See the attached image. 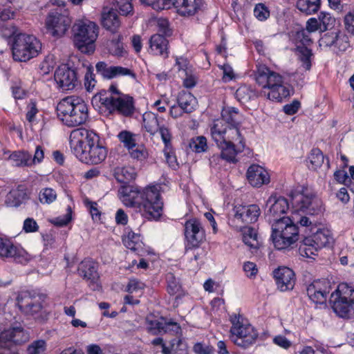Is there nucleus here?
Masks as SVG:
<instances>
[{"mask_svg": "<svg viewBox=\"0 0 354 354\" xmlns=\"http://www.w3.org/2000/svg\"><path fill=\"white\" fill-rule=\"evenodd\" d=\"M241 115L239 109L227 106L221 111V118L214 121L210 127L212 140L221 149V157L229 162H236V156L245 147L239 127Z\"/></svg>", "mask_w": 354, "mask_h": 354, "instance_id": "1", "label": "nucleus"}, {"mask_svg": "<svg viewBox=\"0 0 354 354\" xmlns=\"http://www.w3.org/2000/svg\"><path fill=\"white\" fill-rule=\"evenodd\" d=\"M160 188L159 185L145 188L123 185L119 189L120 198L125 206L136 208L148 220H157L163 207Z\"/></svg>", "mask_w": 354, "mask_h": 354, "instance_id": "2", "label": "nucleus"}, {"mask_svg": "<svg viewBox=\"0 0 354 354\" xmlns=\"http://www.w3.org/2000/svg\"><path fill=\"white\" fill-rule=\"evenodd\" d=\"M72 153L82 162L97 165L106 158L107 150L100 143L99 136L84 128L73 130L70 134Z\"/></svg>", "mask_w": 354, "mask_h": 354, "instance_id": "3", "label": "nucleus"}, {"mask_svg": "<svg viewBox=\"0 0 354 354\" xmlns=\"http://www.w3.org/2000/svg\"><path fill=\"white\" fill-rule=\"evenodd\" d=\"M255 79L262 86L261 96L272 101L281 102L290 95L289 89L283 84V77L265 65L257 67Z\"/></svg>", "mask_w": 354, "mask_h": 354, "instance_id": "4", "label": "nucleus"}, {"mask_svg": "<svg viewBox=\"0 0 354 354\" xmlns=\"http://www.w3.org/2000/svg\"><path fill=\"white\" fill-rule=\"evenodd\" d=\"M57 116L68 127L86 123L88 119V108L84 100L75 95L63 98L57 105Z\"/></svg>", "mask_w": 354, "mask_h": 354, "instance_id": "5", "label": "nucleus"}, {"mask_svg": "<svg viewBox=\"0 0 354 354\" xmlns=\"http://www.w3.org/2000/svg\"><path fill=\"white\" fill-rule=\"evenodd\" d=\"M271 239L276 249H286L298 240V227L288 216L279 218L272 224Z\"/></svg>", "mask_w": 354, "mask_h": 354, "instance_id": "6", "label": "nucleus"}, {"mask_svg": "<svg viewBox=\"0 0 354 354\" xmlns=\"http://www.w3.org/2000/svg\"><path fill=\"white\" fill-rule=\"evenodd\" d=\"M41 41L32 35L19 33L13 39L12 52L14 60L28 62L41 51Z\"/></svg>", "mask_w": 354, "mask_h": 354, "instance_id": "7", "label": "nucleus"}, {"mask_svg": "<svg viewBox=\"0 0 354 354\" xmlns=\"http://www.w3.org/2000/svg\"><path fill=\"white\" fill-rule=\"evenodd\" d=\"M230 339L234 344L247 348L255 343L258 333L243 316L234 314L230 317Z\"/></svg>", "mask_w": 354, "mask_h": 354, "instance_id": "8", "label": "nucleus"}, {"mask_svg": "<svg viewBox=\"0 0 354 354\" xmlns=\"http://www.w3.org/2000/svg\"><path fill=\"white\" fill-rule=\"evenodd\" d=\"M74 44L84 53H91L95 50L94 42L98 35V26L95 23L86 20L76 22L73 27Z\"/></svg>", "mask_w": 354, "mask_h": 354, "instance_id": "9", "label": "nucleus"}, {"mask_svg": "<svg viewBox=\"0 0 354 354\" xmlns=\"http://www.w3.org/2000/svg\"><path fill=\"white\" fill-rule=\"evenodd\" d=\"M93 100H98L109 110V113L116 112L125 117H129L134 113L133 98L129 95L108 96L106 92L102 91L96 94Z\"/></svg>", "mask_w": 354, "mask_h": 354, "instance_id": "10", "label": "nucleus"}, {"mask_svg": "<svg viewBox=\"0 0 354 354\" xmlns=\"http://www.w3.org/2000/svg\"><path fill=\"white\" fill-rule=\"evenodd\" d=\"M46 295L35 292H22L17 297V305L19 310L26 315L35 318L43 317Z\"/></svg>", "mask_w": 354, "mask_h": 354, "instance_id": "11", "label": "nucleus"}, {"mask_svg": "<svg viewBox=\"0 0 354 354\" xmlns=\"http://www.w3.org/2000/svg\"><path fill=\"white\" fill-rule=\"evenodd\" d=\"M260 214L257 205L235 206L229 215L228 224L236 230H242L243 225L256 222Z\"/></svg>", "mask_w": 354, "mask_h": 354, "instance_id": "12", "label": "nucleus"}, {"mask_svg": "<svg viewBox=\"0 0 354 354\" xmlns=\"http://www.w3.org/2000/svg\"><path fill=\"white\" fill-rule=\"evenodd\" d=\"M292 200L297 209L306 214L315 215L322 213L324 210L321 198L308 190L296 194Z\"/></svg>", "mask_w": 354, "mask_h": 354, "instance_id": "13", "label": "nucleus"}, {"mask_svg": "<svg viewBox=\"0 0 354 354\" xmlns=\"http://www.w3.org/2000/svg\"><path fill=\"white\" fill-rule=\"evenodd\" d=\"M70 18L58 11V9L50 12L46 19L47 32L50 35L59 37L63 36L71 25Z\"/></svg>", "mask_w": 354, "mask_h": 354, "instance_id": "14", "label": "nucleus"}, {"mask_svg": "<svg viewBox=\"0 0 354 354\" xmlns=\"http://www.w3.org/2000/svg\"><path fill=\"white\" fill-rule=\"evenodd\" d=\"M185 236L187 241L186 252L193 248L198 247L200 243L205 239V231L198 219L192 218L185 222Z\"/></svg>", "mask_w": 354, "mask_h": 354, "instance_id": "15", "label": "nucleus"}, {"mask_svg": "<svg viewBox=\"0 0 354 354\" xmlns=\"http://www.w3.org/2000/svg\"><path fill=\"white\" fill-rule=\"evenodd\" d=\"M0 257L13 259L15 261L19 263H26L30 259V255L24 248L13 244L8 239H3L1 237Z\"/></svg>", "mask_w": 354, "mask_h": 354, "instance_id": "16", "label": "nucleus"}, {"mask_svg": "<svg viewBox=\"0 0 354 354\" xmlns=\"http://www.w3.org/2000/svg\"><path fill=\"white\" fill-rule=\"evenodd\" d=\"M55 81L62 91H71L78 84L77 73L66 65L59 66L55 72Z\"/></svg>", "mask_w": 354, "mask_h": 354, "instance_id": "17", "label": "nucleus"}, {"mask_svg": "<svg viewBox=\"0 0 354 354\" xmlns=\"http://www.w3.org/2000/svg\"><path fill=\"white\" fill-rule=\"evenodd\" d=\"M266 216L270 223L277 222L289 209L288 200L284 197L271 196L266 203Z\"/></svg>", "mask_w": 354, "mask_h": 354, "instance_id": "18", "label": "nucleus"}, {"mask_svg": "<svg viewBox=\"0 0 354 354\" xmlns=\"http://www.w3.org/2000/svg\"><path fill=\"white\" fill-rule=\"evenodd\" d=\"M331 290L330 282L326 279L313 281L306 288L308 297L314 303L324 304Z\"/></svg>", "mask_w": 354, "mask_h": 354, "instance_id": "19", "label": "nucleus"}, {"mask_svg": "<svg viewBox=\"0 0 354 354\" xmlns=\"http://www.w3.org/2000/svg\"><path fill=\"white\" fill-rule=\"evenodd\" d=\"M177 13L182 17H192L204 8L203 0H174Z\"/></svg>", "mask_w": 354, "mask_h": 354, "instance_id": "20", "label": "nucleus"}, {"mask_svg": "<svg viewBox=\"0 0 354 354\" xmlns=\"http://www.w3.org/2000/svg\"><path fill=\"white\" fill-rule=\"evenodd\" d=\"M274 277L281 291L292 290L295 283V273L289 268L281 267L274 271Z\"/></svg>", "mask_w": 354, "mask_h": 354, "instance_id": "21", "label": "nucleus"}, {"mask_svg": "<svg viewBox=\"0 0 354 354\" xmlns=\"http://www.w3.org/2000/svg\"><path fill=\"white\" fill-rule=\"evenodd\" d=\"M79 274L84 279L91 281V288L93 290H97L99 286L97 281L99 278L97 272V264L91 260H84L81 262L78 268Z\"/></svg>", "mask_w": 354, "mask_h": 354, "instance_id": "22", "label": "nucleus"}, {"mask_svg": "<svg viewBox=\"0 0 354 354\" xmlns=\"http://www.w3.org/2000/svg\"><path fill=\"white\" fill-rule=\"evenodd\" d=\"M247 178L250 184L259 187L270 182V177L267 171L258 165H252L247 171Z\"/></svg>", "mask_w": 354, "mask_h": 354, "instance_id": "23", "label": "nucleus"}, {"mask_svg": "<svg viewBox=\"0 0 354 354\" xmlns=\"http://www.w3.org/2000/svg\"><path fill=\"white\" fill-rule=\"evenodd\" d=\"M149 53L154 55L168 57V40L162 34L152 35L149 41Z\"/></svg>", "mask_w": 354, "mask_h": 354, "instance_id": "24", "label": "nucleus"}, {"mask_svg": "<svg viewBox=\"0 0 354 354\" xmlns=\"http://www.w3.org/2000/svg\"><path fill=\"white\" fill-rule=\"evenodd\" d=\"M27 199V187L24 185H19L9 192L6 196V203L10 207H19Z\"/></svg>", "mask_w": 354, "mask_h": 354, "instance_id": "25", "label": "nucleus"}, {"mask_svg": "<svg viewBox=\"0 0 354 354\" xmlns=\"http://www.w3.org/2000/svg\"><path fill=\"white\" fill-rule=\"evenodd\" d=\"M2 340L21 344L28 339V334L21 326L12 327L5 330L0 335Z\"/></svg>", "mask_w": 354, "mask_h": 354, "instance_id": "26", "label": "nucleus"}, {"mask_svg": "<svg viewBox=\"0 0 354 354\" xmlns=\"http://www.w3.org/2000/svg\"><path fill=\"white\" fill-rule=\"evenodd\" d=\"M122 242L124 246L141 256L143 252V243L140 241V235L131 231H128L123 237Z\"/></svg>", "mask_w": 354, "mask_h": 354, "instance_id": "27", "label": "nucleus"}, {"mask_svg": "<svg viewBox=\"0 0 354 354\" xmlns=\"http://www.w3.org/2000/svg\"><path fill=\"white\" fill-rule=\"evenodd\" d=\"M344 41L342 46H339L340 50H345L349 46L348 39L344 35H339L336 32L325 34L320 39V45L325 46H338L339 41Z\"/></svg>", "mask_w": 354, "mask_h": 354, "instance_id": "28", "label": "nucleus"}, {"mask_svg": "<svg viewBox=\"0 0 354 354\" xmlns=\"http://www.w3.org/2000/svg\"><path fill=\"white\" fill-rule=\"evenodd\" d=\"M310 238L313 239L314 243L317 245L315 247L319 249L330 246L334 242L332 232L326 228L318 230Z\"/></svg>", "mask_w": 354, "mask_h": 354, "instance_id": "29", "label": "nucleus"}, {"mask_svg": "<svg viewBox=\"0 0 354 354\" xmlns=\"http://www.w3.org/2000/svg\"><path fill=\"white\" fill-rule=\"evenodd\" d=\"M330 302L335 313L341 317H347L351 310L353 308L354 302L343 300L342 298L330 297Z\"/></svg>", "mask_w": 354, "mask_h": 354, "instance_id": "30", "label": "nucleus"}, {"mask_svg": "<svg viewBox=\"0 0 354 354\" xmlns=\"http://www.w3.org/2000/svg\"><path fill=\"white\" fill-rule=\"evenodd\" d=\"M102 24L104 28L113 33L117 32L120 26V21L113 10L104 12L102 16Z\"/></svg>", "mask_w": 354, "mask_h": 354, "instance_id": "31", "label": "nucleus"}, {"mask_svg": "<svg viewBox=\"0 0 354 354\" xmlns=\"http://www.w3.org/2000/svg\"><path fill=\"white\" fill-rule=\"evenodd\" d=\"M178 104L184 113H192L196 106V97L188 91H181L178 96Z\"/></svg>", "mask_w": 354, "mask_h": 354, "instance_id": "32", "label": "nucleus"}, {"mask_svg": "<svg viewBox=\"0 0 354 354\" xmlns=\"http://www.w3.org/2000/svg\"><path fill=\"white\" fill-rule=\"evenodd\" d=\"M158 131H159L162 140L165 144V148L163 151L167 159V161L168 162H171L172 159H174L175 157L173 156L172 153V147L171 143V132L169 129L167 127H165L164 125H161Z\"/></svg>", "mask_w": 354, "mask_h": 354, "instance_id": "33", "label": "nucleus"}, {"mask_svg": "<svg viewBox=\"0 0 354 354\" xmlns=\"http://www.w3.org/2000/svg\"><path fill=\"white\" fill-rule=\"evenodd\" d=\"M143 126L151 136H154L160 127V122L156 114L152 112H145L143 115Z\"/></svg>", "mask_w": 354, "mask_h": 354, "instance_id": "34", "label": "nucleus"}, {"mask_svg": "<svg viewBox=\"0 0 354 354\" xmlns=\"http://www.w3.org/2000/svg\"><path fill=\"white\" fill-rule=\"evenodd\" d=\"M241 230L243 231V241L244 243L250 248L257 249L260 242L256 230L251 227L243 226Z\"/></svg>", "mask_w": 354, "mask_h": 354, "instance_id": "35", "label": "nucleus"}, {"mask_svg": "<svg viewBox=\"0 0 354 354\" xmlns=\"http://www.w3.org/2000/svg\"><path fill=\"white\" fill-rule=\"evenodd\" d=\"M296 6L301 12L312 15L319 10L321 0H298Z\"/></svg>", "mask_w": 354, "mask_h": 354, "instance_id": "36", "label": "nucleus"}, {"mask_svg": "<svg viewBox=\"0 0 354 354\" xmlns=\"http://www.w3.org/2000/svg\"><path fill=\"white\" fill-rule=\"evenodd\" d=\"M136 176L135 169L131 167H118L115 171V177L121 183L127 184L135 179Z\"/></svg>", "mask_w": 354, "mask_h": 354, "instance_id": "37", "label": "nucleus"}, {"mask_svg": "<svg viewBox=\"0 0 354 354\" xmlns=\"http://www.w3.org/2000/svg\"><path fill=\"white\" fill-rule=\"evenodd\" d=\"M332 298L337 299L338 297L350 302H354V289L347 283H341L338 286L337 290L331 294Z\"/></svg>", "mask_w": 354, "mask_h": 354, "instance_id": "38", "label": "nucleus"}, {"mask_svg": "<svg viewBox=\"0 0 354 354\" xmlns=\"http://www.w3.org/2000/svg\"><path fill=\"white\" fill-rule=\"evenodd\" d=\"M235 97L242 104H245L257 97L255 91L248 85H241L235 93Z\"/></svg>", "mask_w": 354, "mask_h": 354, "instance_id": "39", "label": "nucleus"}, {"mask_svg": "<svg viewBox=\"0 0 354 354\" xmlns=\"http://www.w3.org/2000/svg\"><path fill=\"white\" fill-rule=\"evenodd\" d=\"M297 51L298 53V59L301 64V67L305 71H310L312 65V57L313 56L312 50L307 46H298L297 47Z\"/></svg>", "mask_w": 354, "mask_h": 354, "instance_id": "40", "label": "nucleus"}, {"mask_svg": "<svg viewBox=\"0 0 354 354\" xmlns=\"http://www.w3.org/2000/svg\"><path fill=\"white\" fill-rule=\"evenodd\" d=\"M123 37L120 34H116L113 36L108 44V48L110 53L113 55L122 57L125 53L122 43Z\"/></svg>", "mask_w": 354, "mask_h": 354, "instance_id": "41", "label": "nucleus"}, {"mask_svg": "<svg viewBox=\"0 0 354 354\" xmlns=\"http://www.w3.org/2000/svg\"><path fill=\"white\" fill-rule=\"evenodd\" d=\"M314 243L313 239L310 236L306 237L299 248V252L301 256L311 258L313 255H316L319 250Z\"/></svg>", "mask_w": 354, "mask_h": 354, "instance_id": "42", "label": "nucleus"}, {"mask_svg": "<svg viewBox=\"0 0 354 354\" xmlns=\"http://www.w3.org/2000/svg\"><path fill=\"white\" fill-rule=\"evenodd\" d=\"M308 167L313 170L321 167L324 162V156L322 151L317 148L313 149L308 157Z\"/></svg>", "mask_w": 354, "mask_h": 354, "instance_id": "43", "label": "nucleus"}, {"mask_svg": "<svg viewBox=\"0 0 354 354\" xmlns=\"http://www.w3.org/2000/svg\"><path fill=\"white\" fill-rule=\"evenodd\" d=\"M189 147L193 152H205L208 149L207 139L203 136L194 137L190 139Z\"/></svg>", "mask_w": 354, "mask_h": 354, "instance_id": "44", "label": "nucleus"}, {"mask_svg": "<svg viewBox=\"0 0 354 354\" xmlns=\"http://www.w3.org/2000/svg\"><path fill=\"white\" fill-rule=\"evenodd\" d=\"M47 349V343L44 339H36L29 344L26 348L27 354H44Z\"/></svg>", "mask_w": 354, "mask_h": 354, "instance_id": "45", "label": "nucleus"}, {"mask_svg": "<svg viewBox=\"0 0 354 354\" xmlns=\"http://www.w3.org/2000/svg\"><path fill=\"white\" fill-rule=\"evenodd\" d=\"M318 19L321 26V31L324 32L331 29L335 24V19L328 12H321Z\"/></svg>", "mask_w": 354, "mask_h": 354, "instance_id": "46", "label": "nucleus"}, {"mask_svg": "<svg viewBox=\"0 0 354 354\" xmlns=\"http://www.w3.org/2000/svg\"><path fill=\"white\" fill-rule=\"evenodd\" d=\"M120 141L129 151L136 147L135 135L129 131H123L118 134Z\"/></svg>", "mask_w": 354, "mask_h": 354, "instance_id": "47", "label": "nucleus"}, {"mask_svg": "<svg viewBox=\"0 0 354 354\" xmlns=\"http://www.w3.org/2000/svg\"><path fill=\"white\" fill-rule=\"evenodd\" d=\"M56 198V192L52 188H44L39 193V200L41 203L50 204Z\"/></svg>", "mask_w": 354, "mask_h": 354, "instance_id": "48", "label": "nucleus"}, {"mask_svg": "<svg viewBox=\"0 0 354 354\" xmlns=\"http://www.w3.org/2000/svg\"><path fill=\"white\" fill-rule=\"evenodd\" d=\"M114 5L122 15L127 16L133 13L131 0H115Z\"/></svg>", "mask_w": 354, "mask_h": 354, "instance_id": "49", "label": "nucleus"}, {"mask_svg": "<svg viewBox=\"0 0 354 354\" xmlns=\"http://www.w3.org/2000/svg\"><path fill=\"white\" fill-rule=\"evenodd\" d=\"M167 282V291L171 295H174L180 290V285L178 279L172 273H168L166 276Z\"/></svg>", "mask_w": 354, "mask_h": 354, "instance_id": "50", "label": "nucleus"}, {"mask_svg": "<svg viewBox=\"0 0 354 354\" xmlns=\"http://www.w3.org/2000/svg\"><path fill=\"white\" fill-rule=\"evenodd\" d=\"M130 156L138 161H144L148 157V151L143 145H136V147L129 151Z\"/></svg>", "mask_w": 354, "mask_h": 354, "instance_id": "51", "label": "nucleus"}, {"mask_svg": "<svg viewBox=\"0 0 354 354\" xmlns=\"http://www.w3.org/2000/svg\"><path fill=\"white\" fill-rule=\"evenodd\" d=\"M12 157L20 158L22 160L21 162L17 163V166L18 167L30 166L32 164H35L33 158H32L31 154H30L28 152L15 151L12 153Z\"/></svg>", "mask_w": 354, "mask_h": 354, "instance_id": "52", "label": "nucleus"}, {"mask_svg": "<svg viewBox=\"0 0 354 354\" xmlns=\"http://www.w3.org/2000/svg\"><path fill=\"white\" fill-rule=\"evenodd\" d=\"M95 83L96 81L95 80V75L93 74V68L91 65H88L84 76V86L86 91L88 92L92 91L95 86Z\"/></svg>", "mask_w": 354, "mask_h": 354, "instance_id": "53", "label": "nucleus"}, {"mask_svg": "<svg viewBox=\"0 0 354 354\" xmlns=\"http://www.w3.org/2000/svg\"><path fill=\"white\" fill-rule=\"evenodd\" d=\"M111 72V79L118 76H131L133 78H136V74L133 71L122 66H112Z\"/></svg>", "mask_w": 354, "mask_h": 354, "instance_id": "54", "label": "nucleus"}, {"mask_svg": "<svg viewBox=\"0 0 354 354\" xmlns=\"http://www.w3.org/2000/svg\"><path fill=\"white\" fill-rule=\"evenodd\" d=\"M254 15L259 21H264L270 16V11L262 3L257 4L254 9Z\"/></svg>", "mask_w": 354, "mask_h": 354, "instance_id": "55", "label": "nucleus"}, {"mask_svg": "<svg viewBox=\"0 0 354 354\" xmlns=\"http://www.w3.org/2000/svg\"><path fill=\"white\" fill-rule=\"evenodd\" d=\"M95 68L97 73L104 78L111 79L112 66H109L104 62H99L96 64Z\"/></svg>", "mask_w": 354, "mask_h": 354, "instance_id": "56", "label": "nucleus"}, {"mask_svg": "<svg viewBox=\"0 0 354 354\" xmlns=\"http://www.w3.org/2000/svg\"><path fill=\"white\" fill-rule=\"evenodd\" d=\"M172 351L174 354H187V347L186 344L179 339L171 340Z\"/></svg>", "mask_w": 354, "mask_h": 354, "instance_id": "57", "label": "nucleus"}, {"mask_svg": "<svg viewBox=\"0 0 354 354\" xmlns=\"http://www.w3.org/2000/svg\"><path fill=\"white\" fill-rule=\"evenodd\" d=\"M145 284L136 279H130L127 286V291L130 293L142 291L145 288Z\"/></svg>", "mask_w": 354, "mask_h": 354, "instance_id": "58", "label": "nucleus"}, {"mask_svg": "<svg viewBox=\"0 0 354 354\" xmlns=\"http://www.w3.org/2000/svg\"><path fill=\"white\" fill-rule=\"evenodd\" d=\"M55 64L54 55L49 54L45 57L40 67L45 73H48L53 69Z\"/></svg>", "mask_w": 354, "mask_h": 354, "instance_id": "59", "label": "nucleus"}, {"mask_svg": "<svg viewBox=\"0 0 354 354\" xmlns=\"http://www.w3.org/2000/svg\"><path fill=\"white\" fill-rule=\"evenodd\" d=\"M223 71V80L225 82L232 80L235 75L234 70L232 66L228 64H225L219 66Z\"/></svg>", "mask_w": 354, "mask_h": 354, "instance_id": "60", "label": "nucleus"}, {"mask_svg": "<svg viewBox=\"0 0 354 354\" xmlns=\"http://www.w3.org/2000/svg\"><path fill=\"white\" fill-rule=\"evenodd\" d=\"M194 351L196 354H214V349L211 346L197 343L194 346Z\"/></svg>", "mask_w": 354, "mask_h": 354, "instance_id": "61", "label": "nucleus"}, {"mask_svg": "<svg viewBox=\"0 0 354 354\" xmlns=\"http://www.w3.org/2000/svg\"><path fill=\"white\" fill-rule=\"evenodd\" d=\"M309 31L305 30L297 32V37L301 43V46H306L313 43Z\"/></svg>", "mask_w": 354, "mask_h": 354, "instance_id": "62", "label": "nucleus"}, {"mask_svg": "<svg viewBox=\"0 0 354 354\" xmlns=\"http://www.w3.org/2000/svg\"><path fill=\"white\" fill-rule=\"evenodd\" d=\"M23 229L27 233L35 232L38 231L39 226L33 218H28L24 222Z\"/></svg>", "mask_w": 354, "mask_h": 354, "instance_id": "63", "label": "nucleus"}, {"mask_svg": "<svg viewBox=\"0 0 354 354\" xmlns=\"http://www.w3.org/2000/svg\"><path fill=\"white\" fill-rule=\"evenodd\" d=\"M344 21L347 31L354 35V12H348L345 16Z\"/></svg>", "mask_w": 354, "mask_h": 354, "instance_id": "64", "label": "nucleus"}]
</instances>
